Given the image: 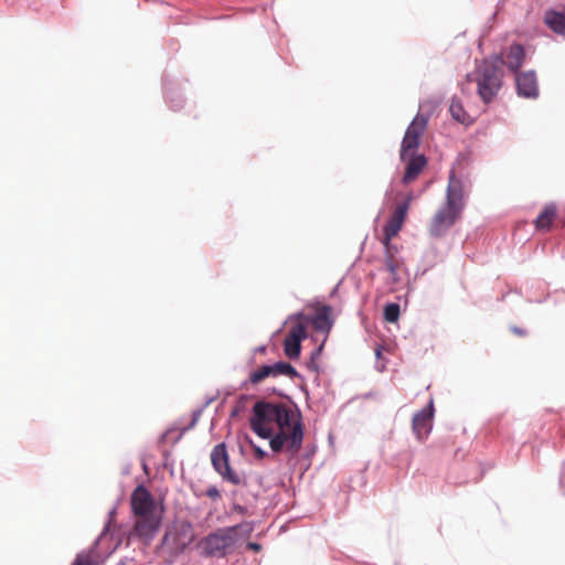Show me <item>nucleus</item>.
<instances>
[{
    "instance_id": "obj_1",
    "label": "nucleus",
    "mask_w": 565,
    "mask_h": 565,
    "mask_svg": "<svg viewBox=\"0 0 565 565\" xmlns=\"http://www.w3.org/2000/svg\"><path fill=\"white\" fill-rule=\"evenodd\" d=\"M281 415L275 425V434L269 440L270 449L274 452L286 450L291 456H296L301 449L305 436L301 413L286 405Z\"/></svg>"
},
{
    "instance_id": "obj_2",
    "label": "nucleus",
    "mask_w": 565,
    "mask_h": 565,
    "mask_svg": "<svg viewBox=\"0 0 565 565\" xmlns=\"http://www.w3.org/2000/svg\"><path fill=\"white\" fill-rule=\"evenodd\" d=\"M463 185L460 179L451 171L449 175L446 203L439 207L429 223V234L440 237L455 225L463 210Z\"/></svg>"
},
{
    "instance_id": "obj_3",
    "label": "nucleus",
    "mask_w": 565,
    "mask_h": 565,
    "mask_svg": "<svg viewBox=\"0 0 565 565\" xmlns=\"http://www.w3.org/2000/svg\"><path fill=\"white\" fill-rule=\"evenodd\" d=\"M284 403H270L259 401L253 407V415L249 419L250 428L260 438L269 439L275 434V425L281 418L285 409Z\"/></svg>"
},
{
    "instance_id": "obj_4",
    "label": "nucleus",
    "mask_w": 565,
    "mask_h": 565,
    "mask_svg": "<svg viewBox=\"0 0 565 565\" xmlns=\"http://www.w3.org/2000/svg\"><path fill=\"white\" fill-rule=\"evenodd\" d=\"M469 82H476L478 87V95L483 103H490L498 94L501 84L502 75L498 66L489 61H483L476 68L472 75H468Z\"/></svg>"
},
{
    "instance_id": "obj_5",
    "label": "nucleus",
    "mask_w": 565,
    "mask_h": 565,
    "mask_svg": "<svg viewBox=\"0 0 565 565\" xmlns=\"http://www.w3.org/2000/svg\"><path fill=\"white\" fill-rule=\"evenodd\" d=\"M194 540L195 531L192 523L180 520L168 526L161 545L171 556H178L182 554Z\"/></svg>"
},
{
    "instance_id": "obj_6",
    "label": "nucleus",
    "mask_w": 565,
    "mask_h": 565,
    "mask_svg": "<svg viewBox=\"0 0 565 565\" xmlns=\"http://www.w3.org/2000/svg\"><path fill=\"white\" fill-rule=\"evenodd\" d=\"M237 529H220L202 539L199 548L209 557H224L231 553L237 543Z\"/></svg>"
},
{
    "instance_id": "obj_7",
    "label": "nucleus",
    "mask_w": 565,
    "mask_h": 565,
    "mask_svg": "<svg viewBox=\"0 0 565 565\" xmlns=\"http://www.w3.org/2000/svg\"><path fill=\"white\" fill-rule=\"evenodd\" d=\"M294 319L296 322L290 326L284 340V353L291 360H296L300 356L301 341L307 338V326L302 321L303 315L298 313Z\"/></svg>"
},
{
    "instance_id": "obj_8",
    "label": "nucleus",
    "mask_w": 565,
    "mask_h": 565,
    "mask_svg": "<svg viewBox=\"0 0 565 565\" xmlns=\"http://www.w3.org/2000/svg\"><path fill=\"white\" fill-rule=\"evenodd\" d=\"M427 127V118L424 115H416L406 129L402 141L401 159L406 161L409 152H414L419 146V139Z\"/></svg>"
},
{
    "instance_id": "obj_9",
    "label": "nucleus",
    "mask_w": 565,
    "mask_h": 565,
    "mask_svg": "<svg viewBox=\"0 0 565 565\" xmlns=\"http://www.w3.org/2000/svg\"><path fill=\"white\" fill-rule=\"evenodd\" d=\"M213 468L220 473L224 481L232 484H239L241 477L230 466L228 454L224 443L216 445L211 452Z\"/></svg>"
},
{
    "instance_id": "obj_10",
    "label": "nucleus",
    "mask_w": 565,
    "mask_h": 565,
    "mask_svg": "<svg viewBox=\"0 0 565 565\" xmlns=\"http://www.w3.org/2000/svg\"><path fill=\"white\" fill-rule=\"evenodd\" d=\"M130 505L134 516H142L150 514H159L152 494L149 490L140 484L135 488L130 495Z\"/></svg>"
},
{
    "instance_id": "obj_11",
    "label": "nucleus",
    "mask_w": 565,
    "mask_h": 565,
    "mask_svg": "<svg viewBox=\"0 0 565 565\" xmlns=\"http://www.w3.org/2000/svg\"><path fill=\"white\" fill-rule=\"evenodd\" d=\"M282 375L292 379L298 376V372L291 364L287 362H277L271 365H263L253 371L249 374L248 380L250 384L256 385L267 377H278Z\"/></svg>"
},
{
    "instance_id": "obj_12",
    "label": "nucleus",
    "mask_w": 565,
    "mask_h": 565,
    "mask_svg": "<svg viewBox=\"0 0 565 565\" xmlns=\"http://www.w3.org/2000/svg\"><path fill=\"white\" fill-rule=\"evenodd\" d=\"M135 525L132 530V535H136L145 544H149L154 535L157 534L160 523L161 515L160 514H150V515H138L135 516Z\"/></svg>"
},
{
    "instance_id": "obj_13",
    "label": "nucleus",
    "mask_w": 565,
    "mask_h": 565,
    "mask_svg": "<svg viewBox=\"0 0 565 565\" xmlns=\"http://www.w3.org/2000/svg\"><path fill=\"white\" fill-rule=\"evenodd\" d=\"M411 201H412V195H408L406 201L397 204L392 216L390 217V220L387 221V223L385 224V226L383 228V232H384L383 241H386L388 243L392 241V238L394 236H396L398 234V232L401 231V228L405 222Z\"/></svg>"
},
{
    "instance_id": "obj_14",
    "label": "nucleus",
    "mask_w": 565,
    "mask_h": 565,
    "mask_svg": "<svg viewBox=\"0 0 565 565\" xmlns=\"http://www.w3.org/2000/svg\"><path fill=\"white\" fill-rule=\"evenodd\" d=\"M384 246V269L390 273L394 284L399 281L398 273L404 265L403 259L398 256V249L391 242L382 241Z\"/></svg>"
},
{
    "instance_id": "obj_15",
    "label": "nucleus",
    "mask_w": 565,
    "mask_h": 565,
    "mask_svg": "<svg viewBox=\"0 0 565 565\" xmlns=\"http://www.w3.org/2000/svg\"><path fill=\"white\" fill-rule=\"evenodd\" d=\"M434 416V404L429 402L428 406L416 413L413 417V431L418 440H423L431 430Z\"/></svg>"
},
{
    "instance_id": "obj_16",
    "label": "nucleus",
    "mask_w": 565,
    "mask_h": 565,
    "mask_svg": "<svg viewBox=\"0 0 565 565\" xmlns=\"http://www.w3.org/2000/svg\"><path fill=\"white\" fill-rule=\"evenodd\" d=\"M302 321L305 323L309 321L316 331L329 334L333 327L332 308L327 305L320 306L313 317L307 318L303 316Z\"/></svg>"
},
{
    "instance_id": "obj_17",
    "label": "nucleus",
    "mask_w": 565,
    "mask_h": 565,
    "mask_svg": "<svg viewBox=\"0 0 565 565\" xmlns=\"http://www.w3.org/2000/svg\"><path fill=\"white\" fill-rule=\"evenodd\" d=\"M515 82L519 95L527 98L537 96L539 88L534 72L516 73Z\"/></svg>"
},
{
    "instance_id": "obj_18",
    "label": "nucleus",
    "mask_w": 565,
    "mask_h": 565,
    "mask_svg": "<svg viewBox=\"0 0 565 565\" xmlns=\"http://www.w3.org/2000/svg\"><path fill=\"white\" fill-rule=\"evenodd\" d=\"M405 162L406 169L403 177V182L408 184L416 180L420 172L424 170L427 164V159L424 154L415 156L414 152H409Z\"/></svg>"
},
{
    "instance_id": "obj_19",
    "label": "nucleus",
    "mask_w": 565,
    "mask_h": 565,
    "mask_svg": "<svg viewBox=\"0 0 565 565\" xmlns=\"http://www.w3.org/2000/svg\"><path fill=\"white\" fill-rule=\"evenodd\" d=\"M524 60L525 51L523 46L520 44H512L505 53L503 64H505L511 72L516 74L523 65Z\"/></svg>"
},
{
    "instance_id": "obj_20",
    "label": "nucleus",
    "mask_w": 565,
    "mask_h": 565,
    "mask_svg": "<svg viewBox=\"0 0 565 565\" xmlns=\"http://www.w3.org/2000/svg\"><path fill=\"white\" fill-rule=\"evenodd\" d=\"M543 21L554 33L565 36V9L563 11L553 9L545 11Z\"/></svg>"
},
{
    "instance_id": "obj_21",
    "label": "nucleus",
    "mask_w": 565,
    "mask_h": 565,
    "mask_svg": "<svg viewBox=\"0 0 565 565\" xmlns=\"http://www.w3.org/2000/svg\"><path fill=\"white\" fill-rule=\"evenodd\" d=\"M556 211L557 209L554 203L546 204L534 222L535 228L537 231H550L556 217Z\"/></svg>"
},
{
    "instance_id": "obj_22",
    "label": "nucleus",
    "mask_w": 565,
    "mask_h": 565,
    "mask_svg": "<svg viewBox=\"0 0 565 565\" xmlns=\"http://www.w3.org/2000/svg\"><path fill=\"white\" fill-rule=\"evenodd\" d=\"M102 562L100 555L96 546L78 553L72 565H99Z\"/></svg>"
},
{
    "instance_id": "obj_23",
    "label": "nucleus",
    "mask_w": 565,
    "mask_h": 565,
    "mask_svg": "<svg viewBox=\"0 0 565 565\" xmlns=\"http://www.w3.org/2000/svg\"><path fill=\"white\" fill-rule=\"evenodd\" d=\"M449 111L455 120H457L460 124L469 125L471 124V117L470 115L463 109L461 103L458 99H452Z\"/></svg>"
},
{
    "instance_id": "obj_24",
    "label": "nucleus",
    "mask_w": 565,
    "mask_h": 565,
    "mask_svg": "<svg viewBox=\"0 0 565 565\" xmlns=\"http://www.w3.org/2000/svg\"><path fill=\"white\" fill-rule=\"evenodd\" d=\"M399 318V305L395 302L387 303L384 307V319L387 322L394 323Z\"/></svg>"
},
{
    "instance_id": "obj_25",
    "label": "nucleus",
    "mask_w": 565,
    "mask_h": 565,
    "mask_svg": "<svg viewBox=\"0 0 565 565\" xmlns=\"http://www.w3.org/2000/svg\"><path fill=\"white\" fill-rule=\"evenodd\" d=\"M205 494L213 500H218L221 498L218 489L214 486L207 488Z\"/></svg>"
},
{
    "instance_id": "obj_26",
    "label": "nucleus",
    "mask_w": 565,
    "mask_h": 565,
    "mask_svg": "<svg viewBox=\"0 0 565 565\" xmlns=\"http://www.w3.org/2000/svg\"><path fill=\"white\" fill-rule=\"evenodd\" d=\"M254 452H255V456L256 458L258 459H263L267 454L258 446H254Z\"/></svg>"
},
{
    "instance_id": "obj_27",
    "label": "nucleus",
    "mask_w": 565,
    "mask_h": 565,
    "mask_svg": "<svg viewBox=\"0 0 565 565\" xmlns=\"http://www.w3.org/2000/svg\"><path fill=\"white\" fill-rule=\"evenodd\" d=\"M247 547H248L249 550L255 551V552H258V551H260V548H262L260 544L255 543V542H249V543L247 544Z\"/></svg>"
},
{
    "instance_id": "obj_28",
    "label": "nucleus",
    "mask_w": 565,
    "mask_h": 565,
    "mask_svg": "<svg viewBox=\"0 0 565 565\" xmlns=\"http://www.w3.org/2000/svg\"><path fill=\"white\" fill-rule=\"evenodd\" d=\"M512 331H513L514 333H516L518 335H524V334H525V332H524V331H522L521 329H519V328H516V327H513V328H512Z\"/></svg>"
},
{
    "instance_id": "obj_29",
    "label": "nucleus",
    "mask_w": 565,
    "mask_h": 565,
    "mask_svg": "<svg viewBox=\"0 0 565 565\" xmlns=\"http://www.w3.org/2000/svg\"><path fill=\"white\" fill-rule=\"evenodd\" d=\"M376 355L380 356L381 355V351L377 349L376 350Z\"/></svg>"
},
{
    "instance_id": "obj_30",
    "label": "nucleus",
    "mask_w": 565,
    "mask_h": 565,
    "mask_svg": "<svg viewBox=\"0 0 565 565\" xmlns=\"http://www.w3.org/2000/svg\"><path fill=\"white\" fill-rule=\"evenodd\" d=\"M265 350L266 349L263 347V348L259 349V352H265Z\"/></svg>"
}]
</instances>
